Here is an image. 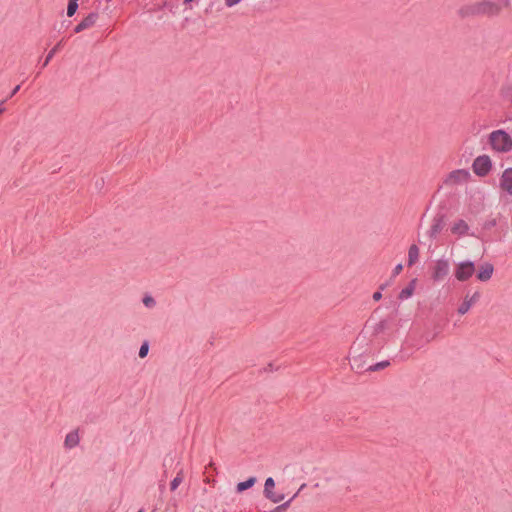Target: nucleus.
I'll return each instance as SVG.
<instances>
[{
    "mask_svg": "<svg viewBox=\"0 0 512 512\" xmlns=\"http://www.w3.org/2000/svg\"><path fill=\"white\" fill-rule=\"evenodd\" d=\"M266 498L273 503H279L284 500V494H277L273 491Z\"/></svg>",
    "mask_w": 512,
    "mask_h": 512,
    "instance_id": "obj_25",
    "label": "nucleus"
},
{
    "mask_svg": "<svg viewBox=\"0 0 512 512\" xmlns=\"http://www.w3.org/2000/svg\"><path fill=\"white\" fill-rule=\"evenodd\" d=\"M471 307H472L471 301L468 300V295H466L463 302L458 307L457 311L460 315H464L470 310Z\"/></svg>",
    "mask_w": 512,
    "mask_h": 512,
    "instance_id": "obj_21",
    "label": "nucleus"
},
{
    "mask_svg": "<svg viewBox=\"0 0 512 512\" xmlns=\"http://www.w3.org/2000/svg\"><path fill=\"white\" fill-rule=\"evenodd\" d=\"M354 344H356V342ZM351 350L353 353H355V355H353L350 358L351 368L353 370H355L356 372H360L365 367V363L362 361V353H357V351L355 349V345L352 346Z\"/></svg>",
    "mask_w": 512,
    "mask_h": 512,
    "instance_id": "obj_12",
    "label": "nucleus"
},
{
    "mask_svg": "<svg viewBox=\"0 0 512 512\" xmlns=\"http://www.w3.org/2000/svg\"><path fill=\"white\" fill-rule=\"evenodd\" d=\"M275 487V481L272 477H268L264 484L263 494L264 496H268L271 492H273V488Z\"/></svg>",
    "mask_w": 512,
    "mask_h": 512,
    "instance_id": "obj_23",
    "label": "nucleus"
},
{
    "mask_svg": "<svg viewBox=\"0 0 512 512\" xmlns=\"http://www.w3.org/2000/svg\"><path fill=\"white\" fill-rule=\"evenodd\" d=\"M184 478L183 470L180 469L176 475V477L170 483V490L175 491L178 486L182 483Z\"/></svg>",
    "mask_w": 512,
    "mask_h": 512,
    "instance_id": "obj_19",
    "label": "nucleus"
},
{
    "mask_svg": "<svg viewBox=\"0 0 512 512\" xmlns=\"http://www.w3.org/2000/svg\"><path fill=\"white\" fill-rule=\"evenodd\" d=\"M416 282H417V279H412L409 284L403 288L400 293H399V299L401 300H404V299H407L409 298L410 296L413 295V292L415 290V286H416Z\"/></svg>",
    "mask_w": 512,
    "mask_h": 512,
    "instance_id": "obj_15",
    "label": "nucleus"
},
{
    "mask_svg": "<svg viewBox=\"0 0 512 512\" xmlns=\"http://www.w3.org/2000/svg\"><path fill=\"white\" fill-rule=\"evenodd\" d=\"M402 270H403V265L401 263L397 264L395 266V268L393 269L392 277H395L398 274H400Z\"/></svg>",
    "mask_w": 512,
    "mask_h": 512,
    "instance_id": "obj_29",
    "label": "nucleus"
},
{
    "mask_svg": "<svg viewBox=\"0 0 512 512\" xmlns=\"http://www.w3.org/2000/svg\"><path fill=\"white\" fill-rule=\"evenodd\" d=\"M450 272V264L446 259H439L436 261L433 268L432 279L434 281L443 280Z\"/></svg>",
    "mask_w": 512,
    "mask_h": 512,
    "instance_id": "obj_7",
    "label": "nucleus"
},
{
    "mask_svg": "<svg viewBox=\"0 0 512 512\" xmlns=\"http://www.w3.org/2000/svg\"><path fill=\"white\" fill-rule=\"evenodd\" d=\"M500 188L512 195V168L503 171L500 178Z\"/></svg>",
    "mask_w": 512,
    "mask_h": 512,
    "instance_id": "obj_10",
    "label": "nucleus"
},
{
    "mask_svg": "<svg viewBox=\"0 0 512 512\" xmlns=\"http://www.w3.org/2000/svg\"><path fill=\"white\" fill-rule=\"evenodd\" d=\"M242 0H225V5L227 7H232L238 3H240Z\"/></svg>",
    "mask_w": 512,
    "mask_h": 512,
    "instance_id": "obj_31",
    "label": "nucleus"
},
{
    "mask_svg": "<svg viewBox=\"0 0 512 512\" xmlns=\"http://www.w3.org/2000/svg\"><path fill=\"white\" fill-rule=\"evenodd\" d=\"M470 177V173L466 169H456L451 171L445 178L444 184L457 185L466 182Z\"/></svg>",
    "mask_w": 512,
    "mask_h": 512,
    "instance_id": "obj_6",
    "label": "nucleus"
},
{
    "mask_svg": "<svg viewBox=\"0 0 512 512\" xmlns=\"http://www.w3.org/2000/svg\"><path fill=\"white\" fill-rule=\"evenodd\" d=\"M79 441L80 439L78 432L77 430H74L66 435L64 445L66 448L71 449L77 446L79 444Z\"/></svg>",
    "mask_w": 512,
    "mask_h": 512,
    "instance_id": "obj_14",
    "label": "nucleus"
},
{
    "mask_svg": "<svg viewBox=\"0 0 512 512\" xmlns=\"http://www.w3.org/2000/svg\"><path fill=\"white\" fill-rule=\"evenodd\" d=\"M142 302L147 308H153L156 305V301L151 295L144 296Z\"/></svg>",
    "mask_w": 512,
    "mask_h": 512,
    "instance_id": "obj_27",
    "label": "nucleus"
},
{
    "mask_svg": "<svg viewBox=\"0 0 512 512\" xmlns=\"http://www.w3.org/2000/svg\"><path fill=\"white\" fill-rule=\"evenodd\" d=\"M446 225V215L443 213H437L433 220L432 225L428 231V236L431 240L436 239L438 234L443 230Z\"/></svg>",
    "mask_w": 512,
    "mask_h": 512,
    "instance_id": "obj_8",
    "label": "nucleus"
},
{
    "mask_svg": "<svg viewBox=\"0 0 512 512\" xmlns=\"http://www.w3.org/2000/svg\"><path fill=\"white\" fill-rule=\"evenodd\" d=\"M137 512H144V510L143 509H139Z\"/></svg>",
    "mask_w": 512,
    "mask_h": 512,
    "instance_id": "obj_38",
    "label": "nucleus"
},
{
    "mask_svg": "<svg viewBox=\"0 0 512 512\" xmlns=\"http://www.w3.org/2000/svg\"><path fill=\"white\" fill-rule=\"evenodd\" d=\"M98 16L99 15L96 12L89 13L79 24L75 26L74 32L80 33L85 29L92 27L96 23Z\"/></svg>",
    "mask_w": 512,
    "mask_h": 512,
    "instance_id": "obj_9",
    "label": "nucleus"
},
{
    "mask_svg": "<svg viewBox=\"0 0 512 512\" xmlns=\"http://www.w3.org/2000/svg\"><path fill=\"white\" fill-rule=\"evenodd\" d=\"M389 365H390V362L388 360H384V361L378 362L374 365H370L369 367L366 368V370L371 371V372L380 371L382 369H385Z\"/></svg>",
    "mask_w": 512,
    "mask_h": 512,
    "instance_id": "obj_22",
    "label": "nucleus"
},
{
    "mask_svg": "<svg viewBox=\"0 0 512 512\" xmlns=\"http://www.w3.org/2000/svg\"><path fill=\"white\" fill-rule=\"evenodd\" d=\"M79 0H68L67 16L72 17L78 9Z\"/></svg>",
    "mask_w": 512,
    "mask_h": 512,
    "instance_id": "obj_24",
    "label": "nucleus"
},
{
    "mask_svg": "<svg viewBox=\"0 0 512 512\" xmlns=\"http://www.w3.org/2000/svg\"><path fill=\"white\" fill-rule=\"evenodd\" d=\"M388 285H389V283H388V282L381 284V285H380V287H379V290H378V291H383L384 289H386V287H387Z\"/></svg>",
    "mask_w": 512,
    "mask_h": 512,
    "instance_id": "obj_36",
    "label": "nucleus"
},
{
    "mask_svg": "<svg viewBox=\"0 0 512 512\" xmlns=\"http://www.w3.org/2000/svg\"><path fill=\"white\" fill-rule=\"evenodd\" d=\"M297 497V494H294L289 500H287L286 502L278 505L277 507H275L273 510H271L270 512H286L287 509L290 507L292 501Z\"/></svg>",
    "mask_w": 512,
    "mask_h": 512,
    "instance_id": "obj_20",
    "label": "nucleus"
},
{
    "mask_svg": "<svg viewBox=\"0 0 512 512\" xmlns=\"http://www.w3.org/2000/svg\"><path fill=\"white\" fill-rule=\"evenodd\" d=\"M151 512H155V511H151Z\"/></svg>",
    "mask_w": 512,
    "mask_h": 512,
    "instance_id": "obj_39",
    "label": "nucleus"
},
{
    "mask_svg": "<svg viewBox=\"0 0 512 512\" xmlns=\"http://www.w3.org/2000/svg\"><path fill=\"white\" fill-rule=\"evenodd\" d=\"M496 225V220H492V221H489L487 224H486V227L487 228H490V227H493Z\"/></svg>",
    "mask_w": 512,
    "mask_h": 512,
    "instance_id": "obj_35",
    "label": "nucleus"
},
{
    "mask_svg": "<svg viewBox=\"0 0 512 512\" xmlns=\"http://www.w3.org/2000/svg\"><path fill=\"white\" fill-rule=\"evenodd\" d=\"M480 299V292L476 291L471 297L468 296V300L471 304H475Z\"/></svg>",
    "mask_w": 512,
    "mask_h": 512,
    "instance_id": "obj_28",
    "label": "nucleus"
},
{
    "mask_svg": "<svg viewBox=\"0 0 512 512\" xmlns=\"http://www.w3.org/2000/svg\"><path fill=\"white\" fill-rule=\"evenodd\" d=\"M20 85L14 87V89L10 92V94L5 99H11L18 91L20 90Z\"/></svg>",
    "mask_w": 512,
    "mask_h": 512,
    "instance_id": "obj_30",
    "label": "nucleus"
},
{
    "mask_svg": "<svg viewBox=\"0 0 512 512\" xmlns=\"http://www.w3.org/2000/svg\"><path fill=\"white\" fill-rule=\"evenodd\" d=\"M492 168V161L488 155L476 157L472 164L473 172L480 177L488 175Z\"/></svg>",
    "mask_w": 512,
    "mask_h": 512,
    "instance_id": "obj_4",
    "label": "nucleus"
},
{
    "mask_svg": "<svg viewBox=\"0 0 512 512\" xmlns=\"http://www.w3.org/2000/svg\"><path fill=\"white\" fill-rule=\"evenodd\" d=\"M419 257V248L416 244H412L408 250V266H413Z\"/></svg>",
    "mask_w": 512,
    "mask_h": 512,
    "instance_id": "obj_17",
    "label": "nucleus"
},
{
    "mask_svg": "<svg viewBox=\"0 0 512 512\" xmlns=\"http://www.w3.org/2000/svg\"><path fill=\"white\" fill-rule=\"evenodd\" d=\"M500 11L501 6L497 3L491 1H482L462 6L458 10V14L461 18L481 15L496 16L500 13Z\"/></svg>",
    "mask_w": 512,
    "mask_h": 512,
    "instance_id": "obj_1",
    "label": "nucleus"
},
{
    "mask_svg": "<svg viewBox=\"0 0 512 512\" xmlns=\"http://www.w3.org/2000/svg\"><path fill=\"white\" fill-rule=\"evenodd\" d=\"M149 352V342L145 340L139 349V357L145 358L148 355Z\"/></svg>",
    "mask_w": 512,
    "mask_h": 512,
    "instance_id": "obj_26",
    "label": "nucleus"
},
{
    "mask_svg": "<svg viewBox=\"0 0 512 512\" xmlns=\"http://www.w3.org/2000/svg\"><path fill=\"white\" fill-rule=\"evenodd\" d=\"M305 487H306V484H305V483H304V484H302V485L300 486L299 490H298L295 494H297V495H298L302 490H304V488H305Z\"/></svg>",
    "mask_w": 512,
    "mask_h": 512,
    "instance_id": "obj_37",
    "label": "nucleus"
},
{
    "mask_svg": "<svg viewBox=\"0 0 512 512\" xmlns=\"http://www.w3.org/2000/svg\"><path fill=\"white\" fill-rule=\"evenodd\" d=\"M489 144L497 152L507 153L512 150V138L502 129L490 133Z\"/></svg>",
    "mask_w": 512,
    "mask_h": 512,
    "instance_id": "obj_2",
    "label": "nucleus"
},
{
    "mask_svg": "<svg viewBox=\"0 0 512 512\" xmlns=\"http://www.w3.org/2000/svg\"><path fill=\"white\" fill-rule=\"evenodd\" d=\"M494 272V266L491 263H485L480 266L476 277L481 282H486L491 279Z\"/></svg>",
    "mask_w": 512,
    "mask_h": 512,
    "instance_id": "obj_11",
    "label": "nucleus"
},
{
    "mask_svg": "<svg viewBox=\"0 0 512 512\" xmlns=\"http://www.w3.org/2000/svg\"><path fill=\"white\" fill-rule=\"evenodd\" d=\"M103 184H104L103 179L97 180L95 183L97 188H101L103 186Z\"/></svg>",
    "mask_w": 512,
    "mask_h": 512,
    "instance_id": "obj_34",
    "label": "nucleus"
},
{
    "mask_svg": "<svg viewBox=\"0 0 512 512\" xmlns=\"http://www.w3.org/2000/svg\"><path fill=\"white\" fill-rule=\"evenodd\" d=\"M373 300L375 301H379L381 298H382V292L381 291H376L374 294H373Z\"/></svg>",
    "mask_w": 512,
    "mask_h": 512,
    "instance_id": "obj_32",
    "label": "nucleus"
},
{
    "mask_svg": "<svg viewBox=\"0 0 512 512\" xmlns=\"http://www.w3.org/2000/svg\"><path fill=\"white\" fill-rule=\"evenodd\" d=\"M475 272V264L472 261L460 262L455 268V277L458 281H467Z\"/></svg>",
    "mask_w": 512,
    "mask_h": 512,
    "instance_id": "obj_5",
    "label": "nucleus"
},
{
    "mask_svg": "<svg viewBox=\"0 0 512 512\" xmlns=\"http://www.w3.org/2000/svg\"><path fill=\"white\" fill-rule=\"evenodd\" d=\"M468 230H469V225L463 219L458 220L451 227V232L453 234H456L459 236H463V235L467 234Z\"/></svg>",
    "mask_w": 512,
    "mask_h": 512,
    "instance_id": "obj_13",
    "label": "nucleus"
},
{
    "mask_svg": "<svg viewBox=\"0 0 512 512\" xmlns=\"http://www.w3.org/2000/svg\"><path fill=\"white\" fill-rule=\"evenodd\" d=\"M257 478L255 476L249 477L247 480L239 482L236 486V491L242 493L255 485Z\"/></svg>",
    "mask_w": 512,
    "mask_h": 512,
    "instance_id": "obj_16",
    "label": "nucleus"
},
{
    "mask_svg": "<svg viewBox=\"0 0 512 512\" xmlns=\"http://www.w3.org/2000/svg\"><path fill=\"white\" fill-rule=\"evenodd\" d=\"M389 327V320L388 319H382L378 322L373 323V316H371L365 323L363 330L357 337V340L360 339V337L366 338V334L369 330H371V336H378L379 334L383 333L386 329Z\"/></svg>",
    "mask_w": 512,
    "mask_h": 512,
    "instance_id": "obj_3",
    "label": "nucleus"
},
{
    "mask_svg": "<svg viewBox=\"0 0 512 512\" xmlns=\"http://www.w3.org/2000/svg\"><path fill=\"white\" fill-rule=\"evenodd\" d=\"M6 101H7V99H4L0 102V115H2L6 110L5 107L3 106Z\"/></svg>",
    "mask_w": 512,
    "mask_h": 512,
    "instance_id": "obj_33",
    "label": "nucleus"
},
{
    "mask_svg": "<svg viewBox=\"0 0 512 512\" xmlns=\"http://www.w3.org/2000/svg\"><path fill=\"white\" fill-rule=\"evenodd\" d=\"M62 44H63V40L59 41L50 51L49 53L47 54L43 64H42V68H45L49 62L51 61V59L54 57V55L61 49L62 47Z\"/></svg>",
    "mask_w": 512,
    "mask_h": 512,
    "instance_id": "obj_18",
    "label": "nucleus"
}]
</instances>
